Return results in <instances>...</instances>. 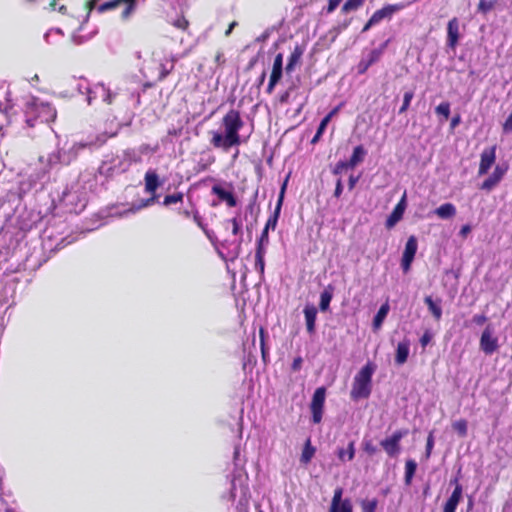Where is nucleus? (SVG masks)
Listing matches in <instances>:
<instances>
[{
	"label": "nucleus",
	"mask_w": 512,
	"mask_h": 512,
	"mask_svg": "<svg viewBox=\"0 0 512 512\" xmlns=\"http://www.w3.org/2000/svg\"><path fill=\"white\" fill-rule=\"evenodd\" d=\"M112 96L110 90L105 87L104 84L98 83L93 86H90L88 96Z\"/></svg>",
	"instance_id": "40"
},
{
	"label": "nucleus",
	"mask_w": 512,
	"mask_h": 512,
	"mask_svg": "<svg viewBox=\"0 0 512 512\" xmlns=\"http://www.w3.org/2000/svg\"><path fill=\"white\" fill-rule=\"evenodd\" d=\"M173 24L175 27L184 30L188 26V21L185 18H178Z\"/></svg>",
	"instance_id": "63"
},
{
	"label": "nucleus",
	"mask_w": 512,
	"mask_h": 512,
	"mask_svg": "<svg viewBox=\"0 0 512 512\" xmlns=\"http://www.w3.org/2000/svg\"><path fill=\"white\" fill-rule=\"evenodd\" d=\"M434 213L441 219H450L456 215V207L452 203H444Z\"/></svg>",
	"instance_id": "29"
},
{
	"label": "nucleus",
	"mask_w": 512,
	"mask_h": 512,
	"mask_svg": "<svg viewBox=\"0 0 512 512\" xmlns=\"http://www.w3.org/2000/svg\"><path fill=\"white\" fill-rule=\"evenodd\" d=\"M472 228L469 224L463 225L459 231V236L462 238H466L468 234L471 232Z\"/></svg>",
	"instance_id": "64"
},
{
	"label": "nucleus",
	"mask_w": 512,
	"mask_h": 512,
	"mask_svg": "<svg viewBox=\"0 0 512 512\" xmlns=\"http://www.w3.org/2000/svg\"><path fill=\"white\" fill-rule=\"evenodd\" d=\"M371 64L366 60V58L362 57L360 62L358 63L357 70L359 74L365 73Z\"/></svg>",
	"instance_id": "58"
},
{
	"label": "nucleus",
	"mask_w": 512,
	"mask_h": 512,
	"mask_svg": "<svg viewBox=\"0 0 512 512\" xmlns=\"http://www.w3.org/2000/svg\"><path fill=\"white\" fill-rule=\"evenodd\" d=\"M193 219L196 224L204 231V233L210 238V231L207 229V225L203 222L202 217L197 211L193 213Z\"/></svg>",
	"instance_id": "51"
},
{
	"label": "nucleus",
	"mask_w": 512,
	"mask_h": 512,
	"mask_svg": "<svg viewBox=\"0 0 512 512\" xmlns=\"http://www.w3.org/2000/svg\"><path fill=\"white\" fill-rule=\"evenodd\" d=\"M496 159V147L493 146L489 149H485L481 153V160L479 165V175L487 174L489 169L492 167Z\"/></svg>",
	"instance_id": "18"
},
{
	"label": "nucleus",
	"mask_w": 512,
	"mask_h": 512,
	"mask_svg": "<svg viewBox=\"0 0 512 512\" xmlns=\"http://www.w3.org/2000/svg\"><path fill=\"white\" fill-rule=\"evenodd\" d=\"M329 122H330V121H329V117H324V118L321 120V122H320V124H319V127H318V129H317V132H316V134L314 135L313 139L311 140V143H312V144H316V143L320 140V138H321V136L323 135V133H324V131H325V129H326V127H327V125L329 124Z\"/></svg>",
	"instance_id": "41"
},
{
	"label": "nucleus",
	"mask_w": 512,
	"mask_h": 512,
	"mask_svg": "<svg viewBox=\"0 0 512 512\" xmlns=\"http://www.w3.org/2000/svg\"><path fill=\"white\" fill-rule=\"evenodd\" d=\"M133 163H139V159L136 158L135 152H131L130 149H127L111 159L108 170L116 174L124 173Z\"/></svg>",
	"instance_id": "8"
},
{
	"label": "nucleus",
	"mask_w": 512,
	"mask_h": 512,
	"mask_svg": "<svg viewBox=\"0 0 512 512\" xmlns=\"http://www.w3.org/2000/svg\"><path fill=\"white\" fill-rule=\"evenodd\" d=\"M158 147L154 146L152 147L149 144H142L138 148L130 149L131 152L136 153V158L139 159V163L142 162V158L144 155H151L157 151Z\"/></svg>",
	"instance_id": "34"
},
{
	"label": "nucleus",
	"mask_w": 512,
	"mask_h": 512,
	"mask_svg": "<svg viewBox=\"0 0 512 512\" xmlns=\"http://www.w3.org/2000/svg\"><path fill=\"white\" fill-rule=\"evenodd\" d=\"M463 488L455 487L452 494L443 506V512H455L458 504L462 500Z\"/></svg>",
	"instance_id": "22"
},
{
	"label": "nucleus",
	"mask_w": 512,
	"mask_h": 512,
	"mask_svg": "<svg viewBox=\"0 0 512 512\" xmlns=\"http://www.w3.org/2000/svg\"><path fill=\"white\" fill-rule=\"evenodd\" d=\"M283 75V54L278 53L273 62L272 72L270 75L267 93H271L273 87L280 81Z\"/></svg>",
	"instance_id": "15"
},
{
	"label": "nucleus",
	"mask_w": 512,
	"mask_h": 512,
	"mask_svg": "<svg viewBox=\"0 0 512 512\" xmlns=\"http://www.w3.org/2000/svg\"><path fill=\"white\" fill-rule=\"evenodd\" d=\"M433 446H434V437H433V434L430 433L428 438H427V443H426V451H425V458L426 459L430 458Z\"/></svg>",
	"instance_id": "55"
},
{
	"label": "nucleus",
	"mask_w": 512,
	"mask_h": 512,
	"mask_svg": "<svg viewBox=\"0 0 512 512\" xmlns=\"http://www.w3.org/2000/svg\"><path fill=\"white\" fill-rule=\"evenodd\" d=\"M25 99L23 114L25 122L29 127H34L38 123H48L55 120L57 112L49 102L43 101L41 98Z\"/></svg>",
	"instance_id": "3"
},
{
	"label": "nucleus",
	"mask_w": 512,
	"mask_h": 512,
	"mask_svg": "<svg viewBox=\"0 0 512 512\" xmlns=\"http://www.w3.org/2000/svg\"><path fill=\"white\" fill-rule=\"evenodd\" d=\"M508 170V165H497L493 173L482 183L481 188L483 190H492L504 177Z\"/></svg>",
	"instance_id": "16"
},
{
	"label": "nucleus",
	"mask_w": 512,
	"mask_h": 512,
	"mask_svg": "<svg viewBox=\"0 0 512 512\" xmlns=\"http://www.w3.org/2000/svg\"><path fill=\"white\" fill-rule=\"evenodd\" d=\"M53 35H57L58 37L63 36V31L60 28L50 29L44 34V40L46 43L50 44L49 37Z\"/></svg>",
	"instance_id": "56"
},
{
	"label": "nucleus",
	"mask_w": 512,
	"mask_h": 512,
	"mask_svg": "<svg viewBox=\"0 0 512 512\" xmlns=\"http://www.w3.org/2000/svg\"><path fill=\"white\" fill-rule=\"evenodd\" d=\"M378 505L377 499L361 501V508L363 512H375Z\"/></svg>",
	"instance_id": "46"
},
{
	"label": "nucleus",
	"mask_w": 512,
	"mask_h": 512,
	"mask_svg": "<svg viewBox=\"0 0 512 512\" xmlns=\"http://www.w3.org/2000/svg\"><path fill=\"white\" fill-rule=\"evenodd\" d=\"M417 249H418V240H417L416 236L411 235L407 239L405 249H404L402 256L414 260Z\"/></svg>",
	"instance_id": "31"
},
{
	"label": "nucleus",
	"mask_w": 512,
	"mask_h": 512,
	"mask_svg": "<svg viewBox=\"0 0 512 512\" xmlns=\"http://www.w3.org/2000/svg\"><path fill=\"white\" fill-rule=\"evenodd\" d=\"M366 150L362 145L356 146L353 150V153L349 159V161H341L337 164V169L339 166H346L350 168H354L359 163H361L364 160V157L366 156Z\"/></svg>",
	"instance_id": "21"
},
{
	"label": "nucleus",
	"mask_w": 512,
	"mask_h": 512,
	"mask_svg": "<svg viewBox=\"0 0 512 512\" xmlns=\"http://www.w3.org/2000/svg\"><path fill=\"white\" fill-rule=\"evenodd\" d=\"M389 312V305L388 303H385L383 304L378 312L376 313V315L374 316V319H373V329L376 331V330H379L387 316Z\"/></svg>",
	"instance_id": "32"
},
{
	"label": "nucleus",
	"mask_w": 512,
	"mask_h": 512,
	"mask_svg": "<svg viewBox=\"0 0 512 512\" xmlns=\"http://www.w3.org/2000/svg\"><path fill=\"white\" fill-rule=\"evenodd\" d=\"M499 347L498 338L494 335L491 325L486 326L480 338V348L487 354H493Z\"/></svg>",
	"instance_id": "11"
},
{
	"label": "nucleus",
	"mask_w": 512,
	"mask_h": 512,
	"mask_svg": "<svg viewBox=\"0 0 512 512\" xmlns=\"http://www.w3.org/2000/svg\"><path fill=\"white\" fill-rule=\"evenodd\" d=\"M154 202V197H151L149 199H142L139 204L137 205H133L130 209H128L125 213L128 214V213H135L137 211H139L140 209L142 208H145V207H148L150 206L152 203Z\"/></svg>",
	"instance_id": "45"
},
{
	"label": "nucleus",
	"mask_w": 512,
	"mask_h": 512,
	"mask_svg": "<svg viewBox=\"0 0 512 512\" xmlns=\"http://www.w3.org/2000/svg\"><path fill=\"white\" fill-rule=\"evenodd\" d=\"M424 301H425L426 305L428 306L429 311L434 316V318L436 320H440V318L442 317V308L440 305L441 301L438 300L437 302H435L431 296H426Z\"/></svg>",
	"instance_id": "33"
},
{
	"label": "nucleus",
	"mask_w": 512,
	"mask_h": 512,
	"mask_svg": "<svg viewBox=\"0 0 512 512\" xmlns=\"http://www.w3.org/2000/svg\"><path fill=\"white\" fill-rule=\"evenodd\" d=\"M417 469V463L413 459H408L405 463V484L410 485Z\"/></svg>",
	"instance_id": "37"
},
{
	"label": "nucleus",
	"mask_w": 512,
	"mask_h": 512,
	"mask_svg": "<svg viewBox=\"0 0 512 512\" xmlns=\"http://www.w3.org/2000/svg\"><path fill=\"white\" fill-rule=\"evenodd\" d=\"M460 38L459 33V20L454 17L449 20L447 24V40H446V49L447 52L455 51L456 46L458 45V41Z\"/></svg>",
	"instance_id": "14"
},
{
	"label": "nucleus",
	"mask_w": 512,
	"mask_h": 512,
	"mask_svg": "<svg viewBox=\"0 0 512 512\" xmlns=\"http://www.w3.org/2000/svg\"><path fill=\"white\" fill-rule=\"evenodd\" d=\"M398 10H399V6L388 4V5L384 6L383 8L375 11L373 13V15L371 16V18L373 19V21L376 24H378L383 19L391 17Z\"/></svg>",
	"instance_id": "27"
},
{
	"label": "nucleus",
	"mask_w": 512,
	"mask_h": 512,
	"mask_svg": "<svg viewBox=\"0 0 512 512\" xmlns=\"http://www.w3.org/2000/svg\"><path fill=\"white\" fill-rule=\"evenodd\" d=\"M365 0H346L341 8V12L348 14L353 11H357L364 4Z\"/></svg>",
	"instance_id": "38"
},
{
	"label": "nucleus",
	"mask_w": 512,
	"mask_h": 512,
	"mask_svg": "<svg viewBox=\"0 0 512 512\" xmlns=\"http://www.w3.org/2000/svg\"><path fill=\"white\" fill-rule=\"evenodd\" d=\"M62 202L71 213H80L87 204V191L79 182L72 184L62 195Z\"/></svg>",
	"instance_id": "6"
},
{
	"label": "nucleus",
	"mask_w": 512,
	"mask_h": 512,
	"mask_svg": "<svg viewBox=\"0 0 512 512\" xmlns=\"http://www.w3.org/2000/svg\"><path fill=\"white\" fill-rule=\"evenodd\" d=\"M390 40H386L385 42H383L378 48L376 49H373L371 50L367 56H364V58H366V60L371 64H375L376 62H378L381 58V56L383 55L385 49L387 48L388 44H389Z\"/></svg>",
	"instance_id": "30"
},
{
	"label": "nucleus",
	"mask_w": 512,
	"mask_h": 512,
	"mask_svg": "<svg viewBox=\"0 0 512 512\" xmlns=\"http://www.w3.org/2000/svg\"><path fill=\"white\" fill-rule=\"evenodd\" d=\"M304 316L306 321V328L309 334L315 332V323L317 318V308L314 305L307 304L304 308Z\"/></svg>",
	"instance_id": "24"
},
{
	"label": "nucleus",
	"mask_w": 512,
	"mask_h": 512,
	"mask_svg": "<svg viewBox=\"0 0 512 512\" xmlns=\"http://www.w3.org/2000/svg\"><path fill=\"white\" fill-rule=\"evenodd\" d=\"M242 103L243 99L238 103L237 109L233 108L224 115L219 129L211 132L210 143L215 148L228 151L231 147L238 146L249 139L253 125L251 124L250 127L245 125L239 111Z\"/></svg>",
	"instance_id": "1"
},
{
	"label": "nucleus",
	"mask_w": 512,
	"mask_h": 512,
	"mask_svg": "<svg viewBox=\"0 0 512 512\" xmlns=\"http://www.w3.org/2000/svg\"><path fill=\"white\" fill-rule=\"evenodd\" d=\"M73 161V157L61 155L60 153H50L46 157L41 156L38 163L28 176L27 179L21 181L20 190L27 193L31 190H41L46 182L50 179V172L59 164L68 165Z\"/></svg>",
	"instance_id": "2"
},
{
	"label": "nucleus",
	"mask_w": 512,
	"mask_h": 512,
	"mask_svg": "<svg viewBox=\"0 0 512 512\" xmlns=\"http://www.w3.org/2000/svg\"><path fill=\"white\" fill-rule=\"evenodd\" d=\"M503 131L505 133L512 132V113L508 116V118L504 122V124H503Z\"/></svg>",
	"instance_id": "61"
},
{
	"label": "nucleus",
	"mask_w": 512,
	"mask_h": 512,
	"mask_svg": "<svg viewBox=\"0 0 512 512\" xmlns=\"http://www.w3.org/2000/svg\"><path fill=\"white\" fill-rule=\"evenodd\" d=\"M433 334L431 331L426 330L420 338V344L423 348H425L432 340Z\"/></svg>",
	"instance_id": "57"
},
{
	"label": "nucleus",
	"mask_w": 512,
	"mask_h": 512,
	"mask_svg": "<svg viewBox=\"0 0 512 512\" xmlns=\"http://www.w3.org/2000/svg\"><path fill=\"white\" fill-rule=\"evenodd\" d=\"M211 192L218 197V201H213L211 206L216 207L219 202H225L229 207L237 205V200L230 185L228 188H225L221 184H216L212 187Z\"/></svg>",
	"instance_id": "12"
},
{
	"label": "nucleus",
	"mask_w": 512,
	"mask_h": 512,
	"mask_svg": "<svg viewBox=\"0 0 512 512\" xmlns=\"http://www.w3.org/2000/svg\"><path fill=\"white\" fill-rule=\"evenodd\" d=\"M343 489L338 487L335 489L329 512H353V505L350 499H342Z\"/></svg>",
	"instance_id": "13"
},
{
	"label": "nucleus",
	"mask_w": 512,
	"mask_h": 512,
	"mask_svg": "<svg viewBox=\"0 0 512 512\" xmlns=\"http://www.w3.org/2000/svg\"><path fill=\"white\" fill-rule=\"evenodd\" d=\"M268 244H269L268 233H266V231H262L260 238L258 239V242H257L256 251L262 250V253L266 254V248H267Z\"/></svg>",
	"instance_id": "44"
},
{
	"label": "nucleus",
	"mask_w": 512,
	"mask_h": 512,
	"mask_svg": "<svg viewBox=\"0 0 512 512\" xmlns=\"http://www.w3.org/2000/svg\"><path fill=\"white\" fill-rule=\"evenodd\" d=\"M496 4L495 0L487 1V0H480L478 4V12L482 14H487L490 12Z\"/></svg>",
	"instance_id": "43"
},
{
	"label": "nucleus",
	"mask_w": 512,
	"mask_h": 512,
	"mask_svg": "<svg viewBox=\"0 0 512 512\" xmlns=\"http://www.w3.org/2000/svg\"><path fill=\"white\" fill-rule=\"evenodd\" d=\"M182 200H183V194L182 193H174V194L165 196L163 204L168 206V205H171V204H175V203L181 202Z\"/></svg>",
	"instance_id": "49"
},
{
	"label": "nucleus",
	"mask_w": 512,
	"mask_h": 512,
	"mask_svg": "<svg viewBox=\"0 0 512 512\" xmlns=\"http://www.w3.org/2000/svg\"><path fill=\"white\" fill-rule=\"evenodd\" d=\"M343 0H329L328 1V5L327 7L325 8L326 10V13L327 14H330L332 12H334L336 10V8L340 5V3L342 2Z\"/></svg>",
	"instance_id": "59"
},
{
	"label": "nucleus",
	"mask_w": 512,
	"mask_h": 512,
	"mask_svg": "<svg viewBox=\"0 0 512 512\" xmlns=\"http://www.w3.org/2000/svg\"><path fill=\"white\" fill-rule=\"evenodd\" d=\"M362 448L369 455H374L377 452V447L373 444L371 439L364 438Z\"/></svg>",
	"instance_id": "50"
},
{
	"label": "nucleus",
	"mask_w": 512,
	"mask_h": 512,
	"mask_svg": "<svg viewBox=\"0 0 512 512\" xmlns=\"http://www.w3.org/2000/svg\"><path fill=\"white\" fill-rule=\"evenodd\" d=\"M305 52V46L296 45L291 55L288 58V63L285 67L286 74H291L297 65L300 64L301 58Z\"/></svg>",
	"instance_id": "19"
},
{
	"label": "nucleus",
	"mask_w": 512,
	"mask_h": 512,
	"mask_svg": "<svg viewBox=\"0 0 512 512\" xmlns=\"http://www.w3.org/2000/svg\"><path fill=\"white\" fill-rule=\"evenodd\" d=\"M265 253H262V250L256 251L255 253V269L259 271L261 275L264 274L265 269V261H264Z\"/></svg>",
	"instance_id": "42"
},
{
	"label": "nucleus",
	"mask_w": 512,
	"mask_h": 512,
	"mask_svg": "<svg viewBox=\"0 0 512 512\" xmlns=\"http://www.w3.org/2000/svg\"><path fill=\"white\" fill-rule=\"evenodd\" d=\"M325 398L326 389L324 387L317 388L313 394L312 401L310 404L312 421L315 424L320 423L322 420Z\"/></svg>",
	"instance_id": "10"
},
{
	"label": "nucleus",
	"mask_w": 512,
	"mask_h": 512,
	"mask_svg": "<svg viewBox=\"0 0 512 512\" xmlns=\"http://www.w3.org/2000/svg\"><path fill=\"white\" fill-rule=\"evenodd\" d=\"M232 225V234L237 236L240 235V239L232 252V258H236L240 252V246L242 242V220L239 216H236L228 221Z\"/></svg>",
	"instance_id": "26"
},
{
	"label": "nucleus",
	"mask_w": 512,
	"mask_h": 512,
	"mask_svg": "<svg viewBox=\"0 0 512 512\" xmlns=\"http://www.w3.org/2000/svg\"><path fill=\"white\" fill-rule=\"evenodd\" d=\"M228 478L230 481V488L226 496L227 499L232 502L235 501L238 496L246 499L249 487L247 483L248 476L244 468L235 463V467Z\"/></svg>",
	"instance_id": "7"
},
{
	"label": "nucleus",
	"mask_w": 512,
	"mask_h": 512,
	"mask_svg": "<svg viewBox=\"0 0 512 512\" xmlns=\"http://www.w3.org/2000/svg\"><path fill=\"white\" fill-rule=\"evenodd\" d=\"M453 428L457 431L461 436H465L467 434V421L464 419H460L453 423Z\"/></svg>",
	"instance_id": "48"
},
{
	"label": "nucleus",
	"mask_w": 512,
	"mask_h": 512,
	"mask_svg": "<svg viewBox=\"0 0 512 512\" xmlns=\"http://www.w3.org/2000/svg\"><path fill=\"white\" fill-rule=\"evenodd\" d=\"M285 189H286V182L282 186L280 197H279V200H278L275 212H274L273 215H271L269 217V219L267 220V222L265 224V227L263 229V231H266V233H268L270 229L274 230L276 228V226H277V222H278V218H279V214H280V210H281V205H282Z\"/></svg>",
	"instance_id": "23"
},
{
	"label": "nucleus",
	"mask_w": 512,
	"mask_h": 512,
	"mask_svg": "<svg viewBox=\"0 0 512 512\" xmlns=\"http://www.w3.org/2000/svg\"><path fill=\"white\" fill-rule=\"evenodd\" d=\"M487 318L483 314H476L473 316L472 321L477 325H483L486 322Z\"/></svg>",
	"instance_id": "62"
},
{
	"label": "nucleus",
	"mask_w": 512,
	"mask_h": 512,
	"mask_svg": "<svg viewBox=\"0 0 512 512\" xmlns=\"http://www.w3.org/2000/svg\"><path fill=\"white\" fill-rule=\"evenodd\" d=\"M14 106L12 98H3L0 100V113L5 115L7 121L10 116L14 113Z\"/></svg>",
	"instance_id": "36"
},
{
	"label": "nucleus",
	"mask_w": 512,
	"mask_h": 512,
	"mask_svg": "<svg viewBox=\"0 0 512 512\" xmlns=\"http://www.w3.org/2000/svg\"><path fill=\"white\" fill-rule=\"evenodd\" d=\"M145 191L154 194L158 187L162 184L157 172L154 169H148L144 177Z\"/></svg>",
	"instance_id": "20"
},
{
	"label": "nucleus",
	"mask_w": 512,
	"mask_h": 512,
	"mask_svg": "<svg viewBox=\"0 0 512 512\" xmlns=\"http://www.w3.org/2000/svg\"><path fill=\"white\" fill-rule=\"evenodd\" d=\"M90 84L88 83L87 80H81L79 81V83L77 84V88H78V91L81 95H87L89 94V90H90Z\"/></svg>",
	"instance_id": "52"
},
{
	"label": "nucleus",
	"mask_w": 512,
	"mask_h": 512,
	"mask_svg": "<svg viewBox=\"0 0 512 512\" xmlns=\"http://www.w3.org/2000/svg\"><path fill=\"white\" fill-rule=\"evenodd\" d=\"M338 458L341 461H351L355 456V444L353 441L349 442L347 449L340 448L337 452Z\"/></svg>",
	"instance_id": "35"
},
{
	"label": "nucleus",
	"mask_w": 512,
	"mask_h": 512,
	"mask_svg": "<svg viewBox=\"0 0 512 512\" xmlns=\"http://www.w3.org/2000/svg\"><path fill=\"white\" fill-rule=\"evenodd\" d=\"M410 352V340L405 338L399 342L396 348L395 362L398 365H403L409 356Z\"/></svg>",
	"instance_id": "25"
},
{
	"label": "nucleus",
	"mask_w": 512,
	"mask_h": 512,
	"mask_svg": "<svg viewBox=\"0 0 512 512\" xmlns=\"http://www.w3.org/2000/svg\"><path fill=\"white\" fill-rule=\"evenodd\" d=\"M413 261H414L413 259L406 258V257L402 256L401 267H402L404 273L409 272Z\"/></svg>",
	"instance_id": "60"
},
{
	"label": "nucleus",
	"mask_w": 512,
	"mask_h": 512,
	"mask_svg": "<svg viewBox=\"0 0 512 512\" xmlns=\"http://www.w3.org/2000/svg\"><path fill=\"white\" fill-rule=\"evenodd\" d=\"M259 334H260V345H261L262 358L264 361H266L268 352L265 347V330L263 328H261Z\"/></svg>",
	"instance_id": "53"
},
{
	"label": "nucleus",
	"mask_w": 512,
	"mask_h": 512,
	"mask_svg": "<svg viewBox=\"0 0 512 512\" xmlns=\"http://www.w3.org/2000/svg\"><path fill=\"white\" fill-rule=\"evenodd\" d=\"M406 207H407L406 193H404L402 198L400 199V201L395 206L392 213L388 216V218L386 220V227L388 229L393 228L402 219Z\"/></svg>",
	"instance_id": "17"
},
{
	"label": "nucleus",
	"mask_w": 512,
	"mask_h": 512,
	"mask_svg": "<svg viewBox=\"0 0 512 512\" xmlns=\"http://www.w3.org/2000/svg\"><path fill=\"white\" fill-rule=\"evenodd\" d=\"M334 287L330 284L324 288L320 294L319 308L322 312H326L329 309L330 302L333 298Z\"/></svg>",
	"instance_id": "28"
},
{
	"label": "nucleus",
	"mask_w": 512,
	"mask_h": 512,
	"mask_svg": "<svg viewBox=\"0 0 512 512\" xmlns=\"http://www.w3.org/2000/svg\"><path fill=\"white\" fill-rule=\"evenodd\" d=\"M408 434V430H397L390 437L383 439L380 445L390 457H396L400 451V442Z\"/></svg>",
	"instance_id": "9"
},
{
	"label": "nucleus",
	"mask_w": 512,
	"mask_h": 512,
	"mask_svg": "<svg viewBox=\"0 0 512 512\" xmlns=\"http://www.w3.org/2000/svg\"><path fill=\"white\" fill-rule=\"evenodd\" d=\"M26 237V229L7 225L0 231V250L7 259L13 255L23 244Z\"/></svg>",
	"instance_id": "5"
},
{
	"label": "nucleus",
	"mask_w": 512,
	"mask_h": 512,
	"mask_svg": "<svg viewBox=\"0 0 512 512\" xmlns=\"http://www.w3.org/2000/svg\"><path fill=\"white\" fill-rule=\"evenodd\" d=\"M82 148H84L83 144L75 143L69 150H67V151L59 150L56 153H60L61 155L65 154L66 156H71V157H73V160H74L77 157L78 152Z\"/></svg>",
	"instance_id": "47"
},
{
	"label": "nucleus",
	"mask_w": 512,
	"mask_h": 512,
	"mask_svg": "<svg viewBox=\"0 0 512 512\" xmlns=\"http://www.w3.org/2000/svg\"><path fill=\"white\" fill-rule=\"evenodd\" d=\"M436 111L438 114L443 115L445 119L448 118L450 113V105L446 102L441 103L437 108Z\"/></svg>",
	"instance_id": "54"
},
{
	"label": "nucleus",
	"mask_w": 512,
	"mask_h": 512,
	"mask_svg": "<svg viewBox=\"0 0 512 512\" xmlns=\"http://www.w3.org/2000/svg\"><path fill=\"white\" fill-rule=\"evenodd\" d=\"M375 371L376 365L369 361L355 375L350 392L352 400L358 401L370 396L372 391V376Z\"/></svg>",
	"instance_id": "4"
},
{
	"label": "nucleus",
	"mask_w": 512,
	"mask_h": 512,
	"mask_svg": "<svg viewBox=\"0 0 512 512\" xmlns=\"http://www.w3.org/2000/svg\"><path fill=\"white\" fill-rule=\"evenodd\" d=\"M315 454V448L311 445L310 439L306 441L305 447L302 451L300 461L304 464H307L311 461Z\"/></svg>",
	"instance_id": "39"
}]
</instances>
